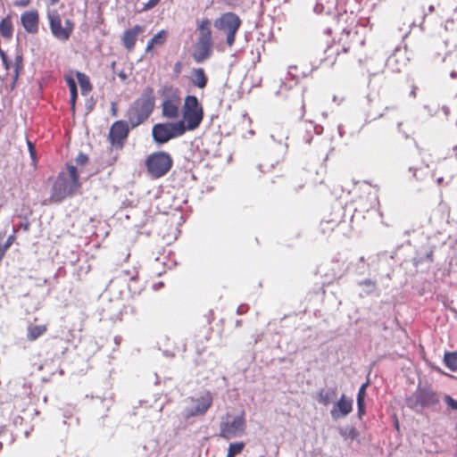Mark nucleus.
I'll return each instance as SVG.
<instances>
[{
  "label": "nucleus",
  "instance_id": "nucleus-33",
  "mask_svg": "<svg viewBox=\"0 0 457 457\" xmlns=\"http://www.w3.org/2000/svg\"><path fill=\"white\" fill-rule=\"evenodd\" d=\"M182 69H183L182 62H180V61L176 62L173 66V75L176 78H178L181 74Z\"/></svg>",
  "mask_w": 457,
  "mask_h": 457
},
{
  "label": "nucleus",
  "instance_id": "nucleus-28",
  "mask_svg": "<svg viewBox=\"0 0 457 457\" xmlns=\"http://www.w3.org/2000/svg\"><path fill=\"white\" fill-rule=\"evenodd\" d=\"M27 145H28L29 152L30 157L32 159V162H33L34 165L36 166L37 165V152H36L35 145L29 140L27 141Z\"/></svg>",
  "mask_w": 457,
  "mask_h": 457
},
{
  "label": "nucleus",
  "instance_id": "nucleus-41",
  "mask_svg": "<svg viewBox=\"0 0 457 457\" xmlns=\"http://www.w3.org/2000/svg\"><path fill=\"white\" fill-rule=\"evenodd\" d=\"M111 113L113 117H116L118 115V107L117 104L112 102L111 104Z\"/></svg>",
  "mask_w": 457,
  "mask_h": 457
},
{
  "label": "nucleus",
  "instance_id": "nucleus-43",
  "mask_svg": "<svg viewBox=\"0 0 457 457\" xmlns=\"http://www.w3.org/2000/svg\"><path fill=\"white\" fill-rule=\"evenodd\" d=\"M30 0H21L16 4L20 6H26L29 4Z\"/></svg>",
  "mask_w": 457,
  "mask_h": 457
},
{
  "label": "nucleus",
  "instance_id": "nucleus-39",
  "mask_svg": "<svg viewBox=\"0 0 457 457\" xmlns=\"http://www.w3.org/2000/svg\"><path fill=\"white\" fill-rule=\"evenodd\" d=\"M349 19H352V20H353V18H352L350 15L346 14V13L339 14V15L337 16V23H338V25H339V24L341 23V21L347 22V21H348Z\"/></svg>",
  "mask_w": 457,
  "mask_h": 457
},
{
  "label": "nucleus",
  "instance_id": "nucleus-20",
  "mask_svg": "<svg viewBox=\"0 0 457 457\" xmlns=\"http://www.w3.org/2000/svg\"><path fill=\"white\" fill-rule=\"evenodd\" d=\"M192 84L198 88H204L208 83L207 75L203 68H195L191 75Z\"/></svg>",
  "mask_w": 457,
  "mask_h": 457
},
{
  "label": "nucleus",
  "instance_id": "nucleus-25",
  "mask_svg": "<svg viewBox=\"0 0 457 457\" xmlns=\"http://www.w3.org/2000/svg\"><path fill=\"white\" fill-rule=\"evenodd\" d=\"M444 362L451 370L455 371L457 370V353H446Z\"/></svg>",
  "mask_w": 457,
  "mask_h": 457
},
{
  "label": "nucleus",
  "instance_id": "nucleus-16",
  "mask_svg": "<svg viewBox=\"0 0 457 457\" xmlns=\"http://www.w3.org/2000/svg\"><path fill=\"white\" fill-rule=\"evenodd\" d=\"M21 24L28 33L36 34L38 31L39 15L37 10L25 12L21 17Z\"/></svg>",
  "mask_w": 457,
  "mask_h": 457
},
{
  "label": "nucleus",
  "instance_id": "nucleus-34",
  "mask_svg": "<svg viewBox=\"0 0 457 457\" xmlns=\"http://www.w3.org/2000/svg\"><path fill=\"white\" fill-rule=\"evenodd\" d=\"M161 0H148L142 8V11H148L155 7Z\"/></svg>",
  "mask_w": 457,
  "mask_h": 457
},
{
  "label": "nucleus",
  "instance_id": "nucleus-3",
  "mask_svg": "<svg viewBox=\"0 0 457 457\" xmlns=\"http://www.w3.org/2000/svg\"><path fill=\"white\" fill-rule=\"evenodd\" d=\"M154 106V89L151 87H146L141 96L129 108L127 112L128 122L132 128L137 127L149 118Z\"/></svg>",
  "mask_w": 457,
  "mask_h": 457
},
{
  "label": "nucleus",
  "instance_id": "nucleus-30",
  "mask_svg": "<svg viewBox=\"0 0 457 457\" xmlns=\"http://www.w3.org/2000/svg\"><path fill=\"white\" fill-rule=\"evenodd\" d=\"M22 68V57L18 55L15 59V65L13 66L14 77L17 78L20 70Z\"/></svg>",
  "mask_w": 457,
  "mask_h": 457
},
{
  "label": "nucleus",
  "instance_id": "nucleus-23",
  "mask_svg": "<svg viewBox=\"0 0 457 457\" xmlns=\"http://www.w3.org/2000/svg\"><path fill=\"white\" fill-rule=\"evenodd\" d=\"M0 35L4 38H11L12 36V24L10 16L0 21Z\"/></svg>",
  "mask_w": 457,
  "mask_h": 457
},
{
  "label": "nucleus",
  "instance_id": "nucleus-22",
  "mask_svg": "<svg viewBox=\"0 0 457 457\" xmlns=\"http://www.w3.org/2000/svg\"><path fill=\"white\" fill-rule=\"evenodd\" d=\"M47 331V326L43 325H29L28 327V338L29 341H35Z\"/></svg>",
  "mask_w": 457,
  "mask_h": 457
},
{
  "label": "nucleus",
  "instance_id": "nucleus-7",
  "mask_svg": "<svg viewBox=\"0 0 457 457\" xmlns=\"http://www.w3.org/2000/svg\"><path fill=\"white\" fill-rule=\"evenodd\" d=\"M186 132L184 121L157 123L153 127L152 135L158 144H165Z\"/></svg>",
  "mask_w": 457,
  "mask_h": 457
},
{
  "label": "nucleus",
  "instance_id": "nucleus-21",
  "mask_svg": "<svg viewBox=\"0 0 457 457\" xmlns=\"http://www.w3.org/2000/svg\"><path fill=\"white\" fill-rule=\"evenodd\" d=\"M337 396V389H320L316 394V400L322 405L328 406Z\"/></svg>",
  "mask_w": 457,
  "mask_h": 457
},
{
  "label": "nucleus",
  "instance_id": "nucleus-2",
  "mask_svg": "<svg viewBox=\"0 0 457 457\" xmlns=\"http://www.w3.org/2000/svg\"><path fill=\"white\" fill-rule=\"evenodd\" d=\"M81 187L79 175L74 165L67 164L57 176L52 187L49 200L51 203H61L67 197L76 195Z\"/></svg>",
  "mask_w": 457,
  "mask_h": 457
},
{
  "label": "nucleus",
  "instance_id": "nucleus-35",
  "mask_svg": "<svg viewBox=\"0 0 457 457\" xmlns=\"http://www.w3.org/2000/svg\"><path fill=\"white\" fill-rule=\"evenodd\" d=\"M88 162V157L87 154H83V153H79L76 158V162L80 165V166H83L85 165L87 162Z\"/></svg>",
  "mask_w": 457,
  "mask_h": 457
},
{
  "label": "nucleus",
  "instance_id": "nucleus-4",
  "mask_svg": "<svg viewBox=\"0 0 457 457\" xmlns=\"http://www.w3.org/2000/svg\"><path fill=\"white\" fill-rule=\"evenodd\" d=\"M145 165L148 175L154 179H158L171 170L173 159L167 152H154L146 157Z\"/></svg>",
  "mask_w": 457,
  "mask_h": 457
},
{
  "label": "nucleus",
  "instance_id": "nucleus-9",
  "mask_svg": "<svg viewBox=\"0 0 457 457\" xmlns=\"http://www.w3.org/2000/svg\"><path fill=\"white\" fill-rule=\"evenodd\" d=\"M47 18L52 35L62 42L68 41L74 30V22L70 19H66L62 22L57 11L49 12Z\"/></svg>",
  "mask_w": 457,
  "mask_h": 457
},
{
  "label": "nucleus",
  "instance_id": "nucleus-45",
  "mask_svg": "<svg viewBox=\"0 0 457 457\" xmlns=\"http://www.w3.org/2000/svg\"><path fill=\"white\" fill-rule=\"evenodd\" d=\"M57 1H58V0H52V3H55V2H57Z\"/></svg>",
  "mask_w": 457,
  "mask_h": 457
},
{
  "label": "nucleus",
  "instance_id": "nucleus-5",
  "mask_svg": "<svg viewBox=\"0 0 457 457\" xmlns=\"http://www.w3.org/2000/svg\"><path fill=\"white\" fill-rule=\"evenodd\" d=\"M204 118V109L198 99L195 96H187L183 105V120L186 131L194 130L202 122Z\"/></svg>",
  "mask_w": 457,
  "mask_h": 457
},
{
  "label": "nucleus",
  "instance_id": "nucleus-11",
  "mask_svg": "<svg viewBox=\"0 0 457 457\" xmlns=\"http://www.w3.org/2000/svg\"><path fill=\"white\" fill-rule=\"evenodd\" d=\"M191 402L195 406L187 410L185 414L187 419L205 414L212 405V396L210 392H206L198 398H191Z\"/></svg>",
  "mask_w": 457,
  "mask_h": 457
},
{
  "label": "nucleus",
  "instance_id": "nucleus-17",
  "mask_svg": "<svg viewBox=\"0 0 457 457\" xmlns=\"http://www.w3.org/2000/svg\"><path fill=\"white\" fill-rule=\"evenodd\" d=\"M213 42L197 40L193 52V59L201 63L207 60L212 54Z\"/></svg>",
  "mask_w": 457,
  "mask_h": 457
},
{
  "label": "nucleus",
  "instance_id": "nucleus-15",
  "mask_svg": "<svg viewBox=\"0 0 457 457\" xmlns=\"http://www.w3.org/2000/svg\"><path fill=\"white\" fill-rule=\"evenodd\" d=\"M439 396L436 393L428 390H419L415 395V405L420 407H431L439 403Z\"/></svg>",
  "mask_w": 457,
  "mask_h": 457
},
{
  "label": "nucleus",
  "instance_id": "nucleus-46",
  "mask_svg": "<svg viewBox=\"0 0 457 457\" xmlns=\"http://www.w3.org/2000/svg\"><path fill=\"white\" fill-rule=\"evenodd\" d=\"M227 457H229V456H228V453H227Z\"/></svg>",
  "mask_w": 457,
  "mask_h": 457
},
{
  "label": "nucleus",
  "instance_id": "nucleus-13",
  "mask_svg": "<svg viewBox=\"0 0 457 457\" xmlns=\"http://www.w3.org/2000/svg\"><path fill=\"white\" fill-rule=\"evenodd\" d=\"M353 411V399L347 397L345 394L336 402L330 411L331 417L337 420L346 417Z\"/></svg>",
  "mask_w": 457,
  "mask_h": 457
},
{
  "label": "nucleus",
  "instance_id": "nucleus-6",
  "mask_svg": "<svg viewBox=\"0 0 457 457\" xmlns=\"http://www.w3.org/2000/svg\"><path fill=\"white\" fill-rule=\"evenodd\" d=\"M241 24L242 21L239 16L232 12L222 13L214 21L215 28L226 33V43L229 47L234 46L236 35L240 29Z\"/></svg>",
  "mask_w": 457,
  "mask_h": 457
},
{
  "label": "nucleus",
  "instance_id": "nucleus-29",
  "mask_svg": "<svg viewBox=\"0 0 457 457\" xmlns=\"http://www.w3.org/2000/svg\"><path fill=\"white\" fill-rule=\"evenodd\" d=\"M342 436L351 439H355L359 436V433L355 428L352 427L347 428L345 432H342Z\"/></svg>",
  "mask_w": 457,
  "mask_h": 457
},
{
  "label": "nucleus",
  "instance_id": "nucleus-37",
  "mask_svg": "<svg viewBox=\"0 0 457 457\" xmlns=\"http://www.w3.org/2000/svg\"><path fill=\"white\" fill-rule=\"evenodd\" d=\"M359 284L360 286H365L369 287L370 290H373L376 287V281L371 280L370 278L361 281Z\"/></svg>",
  "mask_w": 457,
  "mask_h": 457
},
{
  "label": "nucleus",
  "instance_id": "nucleus-26",
  "mask_svg": "<svg viewBox=\"0 0 457 457\" xmlns=\"http://www.w3.org/2000/svg\"><path fill=\"white\" fill-rule=\"evenodd\" d=\"M245 448L244 442H237L229 445L228 449V453L229 457H235L237 454H239L243 449Z\"/></svg>",
  "mask_w": 457,
  "mask_h": 457
},
{
  "label": "nucleus",
  "instance_id": "nucleus-10",
  "mask_svg": "<svg viewBox=\"0 0 457 457\" xmlns=\"http://www.w3.org/2000/svg\"><path fill=\"white\" fill-rule=\"evenodd\" d=\"M180 106L179 95L170 90V93L164 95L162 104V114L163 117L174 120L179 117Z\"/></svg>",
  "mask_w": 457,
  "mask_h": 457
},
{
  "label": "nucleus",
  "instance_id": "nucleus-12",
  "mask_svg": "<svg viewBox=\"0 0 457 457\" xmlns=\"http://www.w3.org/2000/svg\"><path fill=\"white\" fill-rule=\"evenodd\" d=\"M129 125L124 120L115 121L109 131V140L114 146L122 147L129 136Z\"/></svg>",
  "mask_w": 457,
  "mask_h": 457
},
{
  "label": "nucleus",
  "instance_id": "nucleus-27",
  "mask_svg": "<svg viewBox=\"0 0 457 457\" xmlns=\"http://www.w3.org/2000/svg\"><path fill=\"white\" fill-rule=\"evenodd\" d=\"M335 223L333 220H326L321 221L320 223V231L325 234L328 231H333L334 230Z\"/></svg>",
  "mask_w": 457,
  "mask_h": 457
},
{
  "label": "nucleus",
  "instance_id": "nucleus-44",
  "mask_svg": "<svg viewBox=\"0 0 457 457\" xmlns=\"http://www.w3.org/2000/svg\"><path fill=\"white\" fill-rule=\"evenodd\" d=\"M451 77H452V78H454V77H455V72H454V71H453V72L451 73Z\"/></svg>",
  "mask_w": 457,
  "mask_h": 457
},
{
  "label": "nucleus",
  "instance_id": "nucleus-36",
  "mask_svg": "<svg viewBox=\"0 0 457 457\" xmlns=\"http://www.w3.org/2000/svg\"><path fill=\"white\" fill-rule=\"evenodd\" d=\"M358 416L361 418L365 414V401L357 400Z\"/></svg>",
  "mask_w": 457,
  "mask_h": 457
},
{
  "label": "nucleus",
  "instance_id": "nucleus-18",
  "mask_svg": "<svg viewBox=\"0 0 457 457\" xmlns=\"http://www.w3.org/2000/svg\"><path fill=\"white\" fill-rule=\"evenodd\" d=\"M169 32L165 29L158 31L147 43L145 47V53L154 54V48L164 46L167 42Z\"/></svg>",
  "mask_w": 457,
  "mask_h": 457
},
{
  "label": "nucleus",
  "instance_id": "nucleus-42",
  "mask_svg": "<svg viewBox=\"0 0 457 457\" xmlns=\"http://www.w3.org/2000/svg\"><path fill=\"white\" fill-rule=\"evenodd\" d=\"M2 57H3V62H4V66H5V69L7 71L10 70L11 65L8 63L5 55L3 53H2Z\"/></svg>",
  "mask_w": 457,
  "mask_h": 457
},
{
  "label": "nucleus",
  "instance_id": "nucleus-19",
  "mask_svg": "<svg viewBox=\"0 0 457 457\" xmlns=\"http://www.w3.org/2000/svg\"><path fill=\"white\" fill-rule=\"evenodd\" d=\"M197 31L199 34L197 40L212 42L211 21L208 18H204L199 22Z\"/></svg>",
  "mask_w": 457,
  "mask_h": 457
},
{
  "label": "nucleus",
  "instance_id": "nucleus-32",
  "mask_svg": "<svg viewBox=\"0 0 457 457\" xmlns=\"http://www.w3.org/2000/svg\"><path fill=\"white\" fill-rule=\"evenodd\" d=\"M444 401L446 403L448 407L452 410H457V401L449 395H445Z\"/></svg>",
  "mask_w": 457,
  "mask_h": 457
},
{
  "label": "nucleus",
  "instance_id": "nucleus-40",
  "mask_svg": "<svg viewBox=\"0 0 457 457\" xmlns=\"http://www.w3.org/2000/svg\"><path fill=\"white\" fill-rule=\"evenodd\" d=\"M66 82H67V85H68L70 90L77 88L76 82L72 78H67Z\"/></svg>",
  "mask_w": 457,
  "mask_h": 457
},
{
  "label": "nucleus",
  "instance_id": "nucleus-24",
  "mask_svg": "<svg viewBox=\"0 0 457 457\" xmlns=\"http://www.w3.org/2000/svg\"><path fill=\"white\" fill-rule=\"evenodd\" d=\"M76 77L83 94H87L92 90V86L89 78L85 73L78 71L76 73Z\"/></svg>",
  "mask_w": 457,
  "mask_h": 457
},
{
  "label": "nucleus",
  "instance_id": "nucleus-38",
  "mask_svg": "<svg viewBox=\"0 0 457 457\" xmlns=\"http://www.w3.org/2000/svg\"><path fill=\"white\" fill-rule=\"evenodd\" d=\"M70 93H71V108L74 109L76 100L78 97V90H77V88L72 89V90H70Z\"/></svg>",
  "mask_w": 457,
  "mask_h": 457
},
{
  "label": "nucleus",
  "instance_id": "nucleus-1",
  "mask_svg": "<svg viewBox=\"0 0 457 457\" xmlns=\"http://www.w3.org/2000/svg\"><path fill=\"white\" fill-rule=\"evenodd\" d=\"M366 37L361 35L356 29L343 27L341 35L337 41L333 42L326 50L327 56L323 62L333 66L341 54H349L364 46Z\"/></svg>",
  "mask_w": 457,
  "mask_h": 457
},
{
  "label": "nucleus",
  "instance_id": "nucleus-14",
  "mask_svg": "<svg viewBox=\"0 0 457 457\" xmlns=\"http://www.w3.org/2000/svg\"><path fill=\"white\" fill-rule=\"evenodd\" d=\"M144 31V26L135 25L123 32L121 36V44L128 52H132L134 50L138 35Z\"/></svg>",
  "mask_w": 457,
  "mask_h": 457
},
{
  "label": "nucleus",
  "instance_id": "nucleus-8",
  "mask_svg": "<svg viewBox=\"0 0 457 457\" xmlns=\"http://www.w3.org/2000/svg\"><path fill=\"white\" fill-rule=\"evenodd\" d=\"M245 427L246 421L244 414L236 417H231L229 414H227L220 421L219 436L224 439L229 440L244 434Z\"/></svg>",
  "mask_w": 457,
  "mask_h": 457
},
{
  "label": "nucleus",
  "instance_id": "nucleus-31",
  "mask_svg": "<svg viewBox=\"0 0 457 457\" xmlns=\"http://www.w3.org/2000/svg\"><path fill=\"white\" fill-rule=\"evenodd\" d=\"M368 382L361 385V386L359 388L358 394H357V400L365 401L366 397V388L368 386Z\"/></svg>",
  "mask_w": 457,
  "mask_h": 457
}]
</instances>
